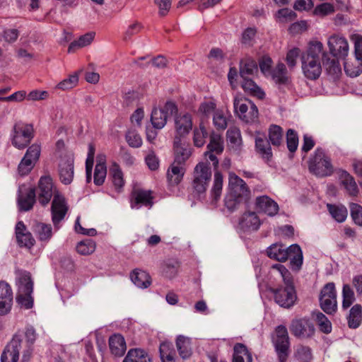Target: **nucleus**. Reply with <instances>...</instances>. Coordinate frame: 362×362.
Returning a JSON list of instances; mask_svg holds the SVG:
<instances>
[{"instance_id": "obj_30", "label": "nucleus", "mask_w": 362, "mask_h": 362, "mask_svg": "<svg viewBox=\"0 0 362 362\" xmlns=\"http://www.w3.org/2000/svg\"><path fill=\"white\" fill-rule=\"evenodd\" d=\"M109 346L111 353L115 356H123L127 349L124 337L119 334H113L110 337Z\"/></svg>"}, {"instance_id": "obj_57", "label": "nucleus", "mask_w": 362, "mask_h": 362, "mask_svg": "<svg viewBox=\"0 0 362 362\" xmlns=\"http://www.w3.org/2000/svg\"><path fill=\"white\" fill-rule=\"evenodd\" d=\"M296 356L300 362H310L313 358L311 349L306 346L299 345L296 348Z\"/></svg>"}, {"instance_id": "obj_29", "label": "nucleus", "mask_w": 362, "mask_h": 362, "mask_svg": "<svg viewBox=\"0 0 362 362\" xmlns=\"http://www.w3.org/2000/svg\"><path fill=\"white\" fill-rule=\"evenodd\" d=\"M17 294L26 295L27 293H32L33 282L31 279L30 274L25 271L20 272L17 279Z\"/></svg>"}, {"instance_id": "obj_16", "label": "nucleus", "mask_w": 362, "mask_h": 362, "mask_svg": "<svg viewBox=\"0 0 362 362\" xmlns=\"http://www.w3.org/2000/svg\"><path fill=\"white\" fill-rule=\"evenodd\" d=\"M327 45L333 57H345L349 52V44L345 37L333 35L329 39Z\"/></svg>"}, {"instance_id": "obj_21", "label": "nucleus", "mask_w": 362, "mask_h": 362, "mask_svg": "<svg viewBox=\"0 0 362 362\" xmlns=\"http://www.w3.org/2000/svg\"><path fill=\"white\" fill-rule=\"evenodd\" d=\"M255 204L259 211L269 216H275L279 211L278 204L266 195L257 197Z\"/></svg>"}, {"instance_id": "obj_46", "label": "nucleus", "mask_w": 362, "mask_h": 362, "mask_svg": "<svg viewBox=\"0 0 362 362\" xmlns=\"http://www.w3.org/2000/svg\"><path fill=\"white\" fill-rule=\"evenodd\" d=\"M227 142L230 147L237 150L241 144L240 130L237 128H230L227 131Z\"/></svg>"}, {"instance_id": "obj_48", "label": "nucleus", "mask_w": 362, "mask_h": 362, "mask_svg": "<svg viewBox=\"0 0 362 362\" xmlns=\"http://www.w3.org/2000/svg\"><path fill=\"white\" fill-rule=\"evenodd\" d=\"M255 146L262 157L269 158L272 156V149L269 143L264 139L257 137L255 139Z\"/></svg>"}, {"instance_id": "obj_26", "label": "nucleus", "mask_w": 362, "mask_h": 362, "mask_svg": "<svg viewBox=\"0 0 362 362\" xmlns=\"http://www.w3.org/2000/svg\"><path fill=\"white\" fill-rule=\"evenodd\" d=\"M36 192L35 188H29L25 192L21 191L18 197L19 209L23 211L30 210L35 202Z\"/></svg>"}, {"instance_id": "obj_19", "label": "nucleus", "mask_w": 362, "mask_h": 362, "mask_svg": "<svg viewBox=\"0 0 362 362\" xmlns=\"http://www.w3.org/2000/svg\"><path fill=\"white\" fill-rule=\"evenodd\" d=\"M261 225L260 219L255 211L244 213L239 220V226L245 232L257 231Z\"/></svg>"}, {"instance_id": "obj_38", "label": "nucleus", "mask_w": 362, "mask_h": 362, "mask_svg": "<svg viewBox=\"0 0 362 362\" xmlns=\"http://www.w3.org/2000/svg\"><path fill=\"white\" fill-rule=\"evenodd\" d=\"M362 321V307L361 305L356 304L354 305L349 313L348 317L349 327L353 329L357 328Z\"/></svg>"}, {"instance_id": "obj_33", "label": "nucleus", "mask_w": 362, "mask_h": 362, "mask_svg": "<svg viewBox=\"0 0 362 362\" xmlns=\"http://www.w3.org/2000/svg\"><path fill=\"white\" fill-rule=\"evenodd\" d=\"M334 57L331 58L327 53L326 57H322V62L328 74L333 78H337L341 74V67L338 60Z\"/></svg>"}, {"instance_id": "obj_18", "label": "nucleus", "mask_w": 362, "mask_h": 362, "mask_svg": "<svg viewBox=\"0 0 362 362\" xmlns=\"http://www.w3.org/2000/svg\"><path fill=\"white\" fill-rule=\"evenodd\" d=\"M13 292L5 281H0V316L7 315L11 309Z\"/></svg>"}, {"instance_id": "obj_22", "label": "nucleus", "mask_w": 362, "mask_h": 362, "mask_svg": "<svg viewBox=\"0 0 362 362\" xmlns=\"http://www.w3.org/2000/svg\"><path fill=\"white\" fill-rule=\"evenodd\" d=\"M174 163L182 165L192 154V148L190 146L187 144H182L181 139L177 136H175L174 139Z\"/></svg>"}, {"instance_id": "obj_41", "label": "nucleus", "mask_w": 362, "mask_h": 362, "mask_svg": "<svg viewBox=\"0 0 362 362\" xmlns=\"http://www.w3.org/2000/svg\"><path fill=\"white\" fill-rule=\"evenodd\" d=\"M35 233L40 241L48 242L52 235L51 225L43 223H37L34 226Z\"/></svg>"}, {"instance_id": "obj_9", "label": "nucleus", "mask_w": 362, "mask_h": 362, "mask_svg": "<svg viewBox=\"0 0 362 362\" xmlns=\"http://www.w3.org/2000/svg\"><path fill=\"white\" fill-rule=\"evenodd\" d=\"M279 362H286L288 355L289 337L287 329L284 325H279L275 329L273 339Z\"/></svg>"}, {"instance_id": "obj_35", "label": "nucleus", "mask_w": 362, "mask_h": 362, "mask_svg": "<svg viewBox=\"0 0 362 362\" xmlns=\"http://www.w3.org/2000/svg\"><path fill=\"white\" fill-rule=\"evenodd\" d=\"M130 277L132 281L139 288H145L151 284L150 276L144 271L134 269Z\"/></svg>"}, {"instance_id": "obj_12", "label": "nucleus", "mask_w": 362, "mask_h": 362, "mask_svg": "<svg viewBox=\"0 0 362 362\" xmlns=\"http://www.w3.org/2000/svg\"><path fill=\"white\" fill-rule=\"evenodd\" d=\"M177 112L176 105L171 102H167L163 108H154L152 110L151 121L154 128L160 129L166 124L169 115Z\"/></svg>"}, {"instance_id": "obj_28", "label": "nucleus", "mask_w": 362, "mask_h": 362, "mask_svg": "<svg viewBox=\"0 0 362 362\" xmlns=\"http://www.w3.org/2000/svg\"><path fill=\"white\" fill-rule=\"evenodd\" d=\"M185 169L182 165L173 163L167 171L168 184L171 186L177 185L182 180Z\"/></svg>"}, {"instance_id": "obj_55", "label": "nucleus", "mask_w": 362, "mask_h": 362, "mask_svg": "<svg viewBox=\"0 0 362 362\" xmlns=\"http://www.w3.org/2000/svg\"><path fill=\"white\" fill-rule=\"evenodd\" d=\"M78 82V75L76 72L70 75L67 78L64 79L57 86V88L66 90L74 88Z\"/></svg>"}, {"instance_id": "obj_20", "label": "nucleus", "mask_w": 362, "mask_h": 362, "mask_svg": "<svg viewBox=\"0 0 362 362\" xmlns=\"http://www.w3.org/2000/svg\"><path fill=\"white\" fill-rule=\"evenodd\" d=\"M59 174L61 181L68 185L71 182L74 177V158L67 156L62 158L59 164Z\"/></svg>"}, {"instance_id": "obj_37", "label": "nucleus", "mask_w": 362, "mask_h": 362, "mask_svg": "<svg viewBox=\"0 0 362 362\" xmlns=\"http://www.w3.org/2000/svg\"><path fill=\"white\" fill-rule=\"evenodd\" d=\"M95 33L90 32L81 35L77 40L73 41L69 45L68 52L69 53L74 52L78 49L90 45L95 37Z\"/></svg>"}, {"instance_id": "obj_14", "label": "nucleus", "mask_w": 362, "mask_h": 362, "mask_svg": "<svg viewBox=\"0 0 362 362\" xmlns=\"http://www.w3.org/2000/svg\"><path fill=\"white\" fill-rule=\"evenodd\" d=\"M290 330L292 334L298 338H308L315 333L313 323L307 318H296L291 321Z\"/></svg>"}, {"instance_id": "obj_45", "label": "nucleus", "mask_w": 362, "mask_h": 362, "mask_svg": "<svg viewBox=\"0 0 362 362\" xmlns=\"http://www.w3.org/2000/svg\"><path fill=\"white\" fill-rule=\"evenodd\" d=\"M269 139L273 146H279L283 140V130L281 127L272 124L269 128Z\"/></svg>"}, {"instance_id": "obj_39", "label": "nucleus", "mask_w": 362, "mask_h": 362, "mask_svg": "<svg viewBox=\"0 0 362 362\" xmlns=\"http://www.w3.org/2000/svg\"><path fill=\"white\" fill-rule=\"evenodd\" d=\"M341 184L346 192L351 196H356L358 192L357 185L354 177L347 172H343L341 175Z\"/></svg>"}, {"instance_id": "obj_5", "label": "nucleus", "mask_w": 362, "mask_h": 362, "mask_svg": "<svg viewBox=\"0 0 362 362\" xmlns=\"http://www.w3.org/2000/svg\"><path fill=\"white\" fill-rule=\"evenodd\" d=\"M235 114L246 123L255 122L258 119L259 112L257 106L250 100L240 95L233 99Z\"/></svg>"}, {"instance_id": "obj_61", "label": "nucleus", "mask_w": 362, "mask_h": 362, "mask_svg": "<svg viewBox=\"0 0 362 362\" xmlns=\"http://www.w3.org/2000/svg\"><path fill=\"white\" fill-rule=\"evenodd\" d=\"M110 174L112 175V182L116 188H121L124 184L123 179V174L120 168L115 165L110 170Z\"/></svg>"}, {"instance_id": "obj_1", "label": "nucleus", "mask_w": 362, "mask_h": 362, "mask_svg": "<svg viewBox=\"0 0 362 362\" xmlns=\"http://www.w3.org/2000/svg\"><path fill=\"white\" fill-rule=\"evenodd\" d=\"M270 274L275 278H281L285 284L284 288L271 289L275 302L281 307L290 308L297 299L291 274L284 265L275 264L271 267Z\"/></svg>"}, {"instance_id": "obj_58", "label": "nucleus", "mask_w": 362, "mask_h": 362, "mask_svg": "<svg viewBox=\"0 0 362 362\" xmlns=\"http://www.w3.org/2000/svg\"><path fill=\"white\" fill-rule=\"evenodd\" d=\"M95 250V244L91 240L81 241L76 246L77 252L83 255H88L93 253Z\"/></svg>"}, {"instance_id": "obj_60", "label": "nucleus", "mask_w": 362, "mask_h": 362, "mask_svg": "<svg viewBox=\"0 0 362 362\" xmlns=\"http://www.w3.org/2000/svg\"><path fill=\"white\" fill-rule=\"evenodd\" d=\"M287 147L290 152L296 151L298 146V137L296 132L293 129H288L286 133Z\"/></svg>"}, {"instance_id": "obj_63", "label": "nucleus", "mask_w": 362, "mask_h": 362, "mask_svg": "<svg viewBox=\"0 0 362 362\" xmlns=\"http://www.w3.org/2000/svg\"><path fill=\"white\" fill-rule=\"evenodd\" d=\"M126 139L129 145L133 148H139L142 145V139L135 131H129Z\"/></svg>"}, {"instance_id": "obj_17", "label": "nucleus", "mask_w": 362, "mask_h": 362, "mask_svg": "<svg viewBox=\"0 0 362 362\" xmlns=\"http://www.w3.org/2000/svg\"><path fill=\"white\" fill-rule=\"evenodd\" d=\"M153 199L151 191L134 189L132 193L131 206L136 209H139L141 206L151 208L153 204Z\"/></svg>"}, {"instance_id": "obj_40", "label": "nucleus", "mask_w": 362, "mask_h": 362, "mask_svg": "<svg viewBox=\"0 0 362 362\" xmlns=\"http://www.w3.org/2000/svg\"><path fill=\"white\" fill-rule=\"evenodd\" d=\"M5 349L8 350L12 353H16L18 356L20 351L22 350L23 354L25 347L23 335H20V332L16 333Z\"/></svg>"}, {"instance_id": "obj_42", "label": "nucleus", "mask_w": 362, "mask_h": 362, "mask_svg": "<svg viewBox=\"0 0 362 362\" xmlns=\"http://www.w3.org/2000/svg\"><path fill=\"white\" fill-rule=\"evenodd\" d=\"M242 87L246 92L259 98H263L264 96V93L250 77L243 78Z\"/></svg>"}, {"instance_id": "obj_44", "label": "nucleus", "mask_w": 362, "mask_h": 362, "mask_svg": "<svg viewBox=\"0 0 362 362\" xmlns=\"http://www.w3.org/2000/svg\"><path fill=\"white\" fill-rule=\"evenodd\" d=\"M159 351L162 362H175V352L170 342L164 341L161 343Z\"/></svg>"}, {"instance_id": "obj_23", "label": "nucleus", "mask_w": 362, "mask_h": 362, "mask_svg": "<svg viewBox=\"0 0 362 362\" xmlns=\"http://www.w3.org/2000/svg\"><path fill=\"white\" fill-rule=\"evenodd\" d=\"M20 335H23L25 347L21 362H29L33 351V346L37 338V334L33 327H28L24 332H20Z\"/></svg>"}, {"instance_id": "obj_31", "label": "nucleus", "mask_w": 362, "mask_h": 362, "mask_svg": "<svg viewBox=\"0 0 362 362\" xmlns=\"http://www.w3.org/2000/svg\"><path fill=\"white\" fill-rule=\"evenodd\" d=\"M107 175V168L105 165V156L99 155L97 157V164L94 172V183L96 185L103 184Z\"/></svg>"}, {"instance_id": "obj_6", "label": "nucleus", "mask_w": 362, "mask_h": 362, "mask_svg": "<svg viewBox=\"0 0 362 362\" xmlns=\"http://www.w3.org/2000/svg\"><path fill=\"white\" fill-rule=\"evenodd\" d=\"M211 167L207 163L200 162L194 168L192 187L194 193L204 194L211 180Z\"/></svg>"}, {"instance_id": "obj_52", "label": "nucleus", "mask_w": 362, "mask_h": 362, "mask_svg": "<svg viewBox=\"0 0 362 362\" xmlns=\"http://www.w3.org/2000/svg\"><path fill=\"white\" fill-rule=\"evenodd\" d=\"M344 71L351 77L358 76L362 72V61L356 59V64L345 62Z\"/></svg>"}, {"instance_id": "obj_53", "label": "nucleus", "mask_w": 362, "mask_h": 362, "mask_svg": "<svg viewBox=\"0 0 362 362\" xmlns=\"http://www.w3.org/2000/svg\"><path fill=\"white\" fill-rule=\"evenodd\" d=\"M179 267L180 264L176 259H168L164 262L163 271L167 277L173 278L176 275Z\"/></svg>"}, {"instance_id": "obj_11", "label": "nucleus", "mask_w": 362, "mask_h": 362, "mask_svg": "<svg viewBox=\"0 0 362 362\" xmlns=\"http://www.w3.org/2000/svg\"><path fill=\"white\" fill-rule=\"evenodd\" d=\"M321 308L327 313H334L337 307V293L334 283H328L322 288L320 295Z\"/></svg>"}, {"instance_id": "obj_59", "label": "nucleus", "mask_w": 362, "mask_h": 362, "mask_svg": "<svg viewBox=\"0 0 362 362\" xmlns=\"http://www.w3.org/2000/svg\"><path fill=\"white\" fill-rule=\"evenodd\" d=\"M213 123L217 129L224 130L227 127V117L221 110L214 112Z\"/></svg>"}, {"instance_id": "obj_24", "label": "nucleus", "mask_w": 362, "mask_h": 362, "mask_svg": "<svg viewBox=\"0 0 362 362\" xmlns=\"http://www.w3.org/2000/svg\"><path fill=\"white\" fill-rule=\"evenodd\" d=\"M175 127L177 136H180L187 134L192 128V116L189 113H180L175 118Z\"/></svg>"}, {"instance_id": "obj_62", "label": "nucleus", "mask_w": 362, "mask_h": 362, "mask_svg": "<svg viewBox=\"0 0 362 362\" xmlns=\"http://www.w3.org/2000/svg\"><path fill=\"white\" fill-rule=\"evenodd\" d=\"M32 293H27L26 295L23 294H17L16 295V302L24 309H30L33 305V298L31 296Z\"/></svg>"}, {"instance_id": "obj_15", "label": "nucleus", "mask_w": 362, "mask_h": 362, "mask_svg": "<svg viewBox=\"0 0 362 362\" xmlns=\"http://www.w3.org/2000/svg\"><path fill=\"white\" fill-rule=\"evenodd\" d=\"M67 211L68 206L64 197L57 193L54 194L52 203L51 211L52 220L56 229H59V223L64 218Z\"/></svg>"}, {"instance_id": "obj_25", "label": "nucleus", "mask_w": 362, "mask_h": 362, "mask_svg": "<svg viewBox=\"0 0 362 362\" xmlns=\"http://www.w3.org/2000/svg\"><path fill=\"white\" fill-rule=\"evenodd\" d=\"M16 235L18 243L21 247L30 248L35 243L32 234L26 231L25 226L22 221L18 222L16 226Z\"/></svg>"}, {"instance_id": "obj_10", "label": "nucleus", "mask_w": 362, "mask_h": 362, "mask_svg": "<svg viewBox=\"0 0 362 362\" xmlns=\"http://www.w3.org/2000/svg\"><path fill=\"white\" fill-rule=\"evenodd\" d=\"M41 153V146L33 144L27 149L18 166V173L23 176L28 175L38 161Z\"/></svg>"}, {"instance_id": "obj_7", "label": "nucleus", "mask_w": 362, "mask_h": 362, "mask_svg": "<svg viewBox=\"0 0 362 362\" xmlns=\"http://www.w3.org/2000/svg\"><path fill=\"white\" fill-rule=\"evenodd\" d=\"M309 169L315 175L320 177L329 175L333 171L329 158L321 148L315 150L313 157L309 162Z\"/></svg>"}, {"instance_id": "obj_36", "label": "nucleus", "mask_w": 362, "mask_h": 362, "mask_svg": "<svg viewBox=\"0 0 362 362\" xmlns=\"http://www.w3.org/2000/svg\"><path fill=\"white\" fill-rule=\"evenodd\" d=\"M257 71V65L255 61L251 59H245L240 61V75L242 78L250 77Z\"/></svg>"}, {"instance_id": "obj_3", "label": "nucleus", "mask_w": 362, "mask_h": 362, "mask_svg": "<svg viewBox=\"0 0 362 362\" xmlns=\"http://www.w3.org/2000/svg\"><path fill=\"white\" fill-rule=\"evenodd\" d=\"M250 199V190L245 182L234 173H229L228 191L225 197V206L230 211L246 204Z\"/></svg>"}, {"instance_id": "obj_64", "label": "nucleus", "mask_w": 362, "mask_h": 362, "mask_svg": "<svg viewBox=\"0 0 362 362\" xmlns=\"http://www.w3.org/2000/svg\"><path fill=\"white\" fill-rule=\"evenodd\" d=\"M350 210L351 217L355 223L362 226V206L357 204L351 203L350 204Z\"/></svg>"}, {"instance_id": "obj_2", "label": "nucleus", "mask_w": 362, "mask_h": 362, "mask_svg": "<svg viewBox=\"0 0 362 362\" xmlns=\"http://www.w3.org/2000/svg\"><path fill=\"white\" fill-rule=\"evenodd\" d=\"M323 45L320 41H311L307 50L301 54L302 70L306 78L317 79L322 72V57H326Z\"/></svg>"}, {"instance_id": "obj_27", "label": "nucleus", "mask_w": 362, "mask_h": 362, "mask_svg": "<svg viewBox=\"0 0 362 362\" xmlns=\"http://www.w3.org/2000/svg\"><path fill=\"white\" fill-rule=\"evenodd\" d=\"M175 345L180 356L182 359L189 358L192 354V339L184 335H178Z\"/></svg>"}, {"instance_id": "obj_32", "label": "nucleus", "mask_w": 362, "mask_h": 362, "mask_svg": "<svg viewBox=\"0 0 362 362\" xmlns=\"http://www.w3.org/2000/svg\"><path fill=\"white\" fill-rule=\"evenodd\" d=\"M233 362H252V356L247 347L241 343L233 347Z\"/></svg>"}, {"instance_id": "obj_54", "label": "nucleus", "mask_w": 362, "mask_h": 362, "mask_svg": "<svg viewBox=\"0 0 362 362\" xmlns=\"http://www.w3.org/2000/svg\"><path fill=\"white\" fill-rule=\"evenodd\" d=\"M315 315L320 329L325 334L330 333L332 331V324L328 318L320 312L316 313Z\"/></svg>"}, {"instance_id": "obj_43", "label": "nucleus", "mask_w": 362, "mask_h": 362, "mask_svg": "<svg viewBox=\"0 0 362 362\" xmlns=\"http://www.w3.org/2000/svg\"><path fill=\"white\" fill-rule=\"evenodd\" d=\"M269 75L277 83H285L288 80L286 68L283 63H279Z\"/></svg>"}, {"instance_id": "obj_34", "label": "nucleus", "mask_w": 362, "mask_h": 362, "mask_svg": "<svg viewBox=\"0 0 362 362\" xmlns=\"http://www.w3.org/2000/svg\"><path fill=\"white\" fill-rule=\"evenodd\" d=\"M151 358L146 351L141 349H130L123 362H151Z\"/></svg>"}, {"instance_id": "obj_47", "label": "nucleus", "mask_w": 362, "mask_h": 362, "mask_svg": "<svg viewBox=\"0 0 362 362\" xmlns=\"http://www.w3.org/2000/svg\"><path fill=\"white\" fill-rule=\"evenodd\" d=\"M209 151L214 152L216 154L221 153L223 150V140L220 135L212 134L210 136V142L207 146Z\"/></svg>"}, {"instance_id": "obj_50", "label": "nucleus", "mask_w": 362, "mask_h": 362, "mask_svg": "<svg viewBox=\"0 0 362 362\" xmlns=\"http://www.w3.org/2000/svg\"><path fill=\"white\" fill-rule=\"evenodd\" d=\"M342 307L348 308L355 301L356 298L354 292L351 288L350 285L344 284L342 288Z\"/></svg>"}, {"instance_id": "obj_51", "label": "nucleus", "mask_w": 362, "mask_h": 362, "mask_svg": "<svg viewBox=\"0 0 362 362\" xmlns=\"http://www.w3.org/2000/svg\"><path fill=\"white\" fill-rule=\"evenodd\" d=\"M327 208L332 216L338 222H343L347 216V210L345 207H339L332 204H327Z\"/></svg>"}, {"instance_id": "obj_13", "label": "nucleus", "mask_w": 362, "mask_h": 362, "mask_svg": "<svg viewBox=\"0 0 362 362\" xmlns=\"http://www.w3.org/2000/svg\"><path fill=\"white\" fill-rule=\"evenodd\" d=\"M54 192L55 189L50 176L45 175L41 177L38 182V187L35 189L40 204L42 206L47 205L52 197H54V194H56Z\"/></svg>"}, {"instance_id": "obj_4", "label": "nucleus", "mask_w": 362, "mask_h": 362, "mask_svg": "<svg viewBox=\"0 0 362 362\" xmlns=\"http://www.w3.org/2000/svg\"><path fill=\"white\" fill-rule=\"evenodd\" d=\"M267 255L279 262H285L290 259V264L293 270L298 271L303 264V253L300 247L296 245L286 247L283 244H273L267 250Z\"/></svg>"}, {"instance_id": "obj_49", "label": "nucleus", "mask_w": 362, "mask_h": 362, "mask_svg": "<svg viewBox=\"0 0 362 362\" xmlns=\"http://www.w3.org/2000/svg\"><path fill=\"white\" fill-rule=\"evenodd\" d=\"M223 187V176L219 172H216L214 174V185L211 189V196L214 201L219 199Z\"/></svg>"}, {"instance_id": "obj_8", "label": "nucleus", "mask_w": 362, "mask_h": 362, "mask_svg": "<svg viewBox=\"0 0 362 362\" xmlns=\"http://www.w3.org/2000/svg\"><path fill=\"white\" fill-rule=\"evenodd\" d=\"M34 136L32 125L24 123H16L13 126L11 135L12 144L18 149L25 148Z\"/></svg>"}, {"instance_id": "obj_56", "label": "nucleus", "mask_w": 362, "mask_h": 362, "mask_svg": "<svg viewBox=\"0 0 362 362\" xmlns=\"http://www.w3.org/2000/svg\"><path fill=\"white\" fill-rule=\"evenodd\" d=\"M208 133L202 124L199 125V129H196L194 131V144L197 147H202L204 145L206 138L207 137Z\"/></svg>"}]
</instances>
